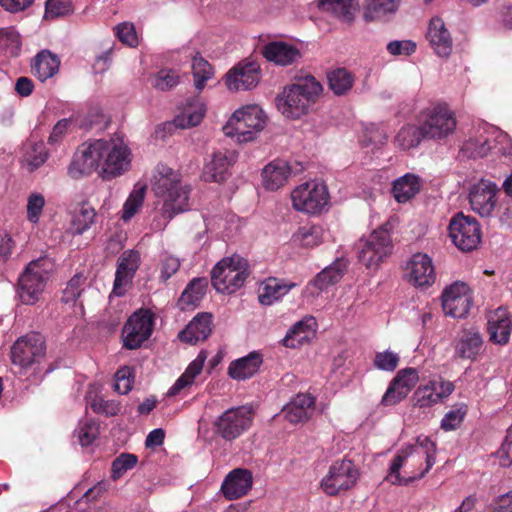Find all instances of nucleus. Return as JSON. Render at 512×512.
<instances>
[{"label":"nucleus","instance_id":"nucleus-1","mask_svg":"<svg viewBox=\"0 0 512 512\" xmlns=\"http://www.w3.org/2000/svg\"><path fill=\"white\" fill-rule=\"evenodd\" d=\"M129 165V149L123 139L116 136L84 143L74 154L68 174L79 179L101 167L102 177L111 179L127 171Z\"/></svg>","mask_w":512,"mask_h":512},{"label":"nucleus","instance_id":"nucleus-2","mask_svg":"<svg viewBox=\"0 0 512 512\" xmlns=\"http://www.w3.org/2000/svg\"><path fill=\"white\" fill-rule=\"evenodd\" d=\"M435 452L432 440L419 437L416 444L402 448L393 458L386 479L393 485H406L423 478L435 463Z\"/></svg>","mask_w":512,"mask_h":512},{"label":"nucleus","instance_id":"nucleus-3","mask_svg":"<svg viewBox=\"0 0 512 512\" xmlns=\"http://www.w3.org/2000/svg\"><path fill=\"white\" fill-rule=\"evenodd\" d=\"M154 195L162 201L164 227L177 214L189 210L190 188L182 183L181 174L164 164L157 165L151 179Z\"/></svg>","mask_w":512,"mask_h":512},{"label":"nucleus","instance_id":"nucleus-4","mask_svg":"<svg viewBox=\"0 0 512 512\" xmlns=\"http://www.w3.org/2000/svg\"><path fill=\"white\" fill-rule=\"evenodd\" d=\"M321 92V84L313 76L307 75L284 87L276 104L283 116L298 119L309 112Z\"/></svg>","mask_w":512,"mask_h":512},{"label":"nucleus","instance_id":"nucleus-5","mask_svg":"<svg viewBox=\"0 0 512 512\" xmlns=\"http://www.w3.org/2000/svg\"><path fill=\"white\" fill-rule=\"evenodd\" d=\"M53 267L52 259L47 256L32 260L28 264L18 284V294L22 303L33 305L39 300Z\"/></svg>","mask_w":512,"mask_h":512},{"label":"nucleus","instance_id":"nucleus-6","mask_svg":"<svg viewBox=\"0 0 512 512\" xmlns=\"http://www.w3.org/2000/svg\"><path fill=\"white\" fill-rule=\"evenodd\" d=\"M265 118L257 105L245 106L236 110L223 127L224 134L237 142H248L264 128Z\"/></svg>","mask_w":512,"mask_h":512},{"label":"nucleus","instance_id":"nucleus-7","mask_svg":"<svg viewBox=\"0 0 512 512\" xmlns=\"http://www.w3.org/2000/svg\"><path fill=\"white\" fill-rule=\"evenodd\" d=\"M248 276V263L238 255L223 258L211 272L213 287L221 293L231 294L243 286Z\"/></svg>","mask_w":512,"mask_h":512},{"label":"nucleus","instance_id":"nucleus-8","mask_svg":"<svg viewBox=\"0 0 512 512\" xmlns=\"http://www.w3.org/2000/svg\"><path fill=\"white\" fill-rule=\"evenodd\" d=\"M358 260L368 269H377L391 254L392 240L387 225L375 229L367 238L356 244Z\"/></svg>","mask_w":512,"mask_h":512},{"label":"nucleus","instance_id":"nucleus-9","mask_svg":"<svg viewBox=\"0 0 512 512\" xmlns=\"http://www.w3.org/2000/svg\"><path fill=\"white\" fill-rule=\"evenodd\" d=\"M253 409L243 405L229 408L213 423L214 433L225 441L232 442L245 433L252 425Z\"/></svg>","mask_w":512,"mask_h":512},{"label":"nucleus","instance_id":"nucleus-10","mask_svg":"<svg viewBox=\"0 0 512 512\" xmlns=\"http://www.w3.org/2000/svg\"><path fill=\"white\" fill-rule=\"evenodd\" d=\"M294 209L307 214H320L329 203V193L324 183L312 180L297 186L291 193Z\"/></svg>","mask_w":512,"mask_h":512},{"label":"nucleus","instance_id":"nucleus-11","mask_svg":"<svg viewBox=\"0 0 512 512\" xmlns=\"http://www.w3.org/2000/svg\"><path fill=\"white\" fill-rule=\"evenodd\" d=\"M45 341L38 333L20 337L11 347V360L18 373L24 374L45 355Z\"/></svg>","mask_w":512,"mask_h":512},{"label":"nucleus","instance_id":"nucleus-12","mask_svg":"<svg viewBox=\"0 0 512 512\" xmlns=\"http://www.w3.org/2000/svg\"><path fill=\"white\" fill-rule=\"evenodd\" d=\"M449 237L461 251L476 249L481 242V229L477 220L463 213L456 214L449 223Z\"/></svg>","mask_w":512,"mask_h":512},{"label":"nucleus","instance_id":"nucleus-13","mask_svg":"<svg viewBox=\"0 0 512 512\" xmlns=\"http://www.w3.org/2000/svg\"><path fill=\"white\" fill-rule=\"evenodd\" d=\"M358 475V470L352 461L347 459L335 461L330 466L327 475L322 478L320 486L324 493L335 496L352 488Z\"/></svg>","mask_w":512,"mask_h":512},{"label":"nucleus","instance_id":"nucleus-14","mask_svg":"<svg viewBox=\"0 0 512 512\" xmlns=\"http://www.w3.org/2000/svg\"><path fill=\"white\" fill-rule=\"evenodd\" d=\"M153 326V315L149 310L140 309L134 312L122 330L123 346L130 350L141 347L151 336Z\"/></svg>","mask_w":512,"mask_h":512},{"label":"nucleus","instance_id":"nucleus-15","mask_svg":"<svg viewBox=\"0 0 512 512\" xmlns=\"http://www.w3.org/2000/svg\"><path fill=\"white\" fill-rule=\"evenodd\" d=\"M421 128L425 138L442 139L454 132L456 119L447 105L440 104L426 111Z\"/></svg>","mask_w":512,"mask_h":512},{"label":"nucleus","instance_id":"nucleus-16","mask_svg":"<svg viewBox=\"0 0 512 512\" xmlns=\"http://www.w3.org/2000/svg\"><path fill=\"white\" fill-rule=\"evenodd\" d=\"M472 296L469 287L456 282L446 288L442 294V308L446 315L454 318L465 317L471 307Z\"/></svg>","mask_w":512,"mask_h":512},{"label":"nucleus","instance_id":"nucleus-17","mask_svg":"<svg viewBox=\"0 0 512 512\" xmlns=\"http://www.w3.org/2000/svg\"><path fill=\"white\" fill-rule=\"evenodd\" d=\"M497 190L495 183L485 179L472 185L469 190L472 210L482 217L490 216L496 205Z\"/></svg>","mask_w":512,"mask_h":512},{"label":"nucleus","instance_id":"nucleus-18","mask_svg":"<svg viewBox=\"0 0 512 512\" xmlns=\"http://www.w3.org/2000/svg\"><path fill=\"white\" fill-rule=\"evenodd\" d=\"M418 380L419 375L415 368L400 370L383 395L382 403L386 406H393L399 403L415 387Z\"/></svg>","mask_w":512,"mask_h":512},{"label":"nucleus","instance_id":"nucleus-19","mask_svg":"<svg viewBox=\"0 0 512 512\" xmlns=\"http://www.w3.org/2000/svg\"><path fill=\"white\" fill-rule=\"evenodd\" d=\"M454 391L450 381L431 380L426 385L419 386L413 394L414 406L419 408L431 407L447 398Z\"/></svg>","mask_w":512,"mask_h":512},{"label":"nucleus","instance_id":"nucleus-20","mask_svg":"<svg viewBox=\"0 0 512 512\" xmlns=\"http://www.w3.org/2000/svg\"><path fill=\"white\" fill-rule=\"evenodd\" d=\"M408 281L416 287L431 286L436 279L432 259L424 253L414 254L407 263Z\"/></svg>","mask_w":512,"mask_h":512},{"label":"nucleus","instance_id":"nucleus-21","mask_svg":"<svg viewBox=\"0 0 512 512\" xmlns=\"http://www.w3.org/2000/svg\"><path fill=\"white\" fill-rule=\"evenodd\" d=\"M301 170L302 166L299 163L290 164L286 160L276 159L264 167L263 184L268 190H277L287 182L292 174H297Z\"/></svg>","mask_w":512,"mask_h":512},{"label":"nucleus","instance_id":"nucleus-22","mask_svg":"<svg viewBox=\"0 0 512 512\" xmlns=\"http://www.w3.org/2000/svg\"><path fill=\"white\" fill-rule=\"evenodd\" d=\"M259 66L249 62L239 63L226 74V85L230 91L249 90L259 82Z\"/></svg>","mask_w":512,"mask_h":512},{"label":"nucleus","instance_id":"nucleus-23","mask_svg":"<svg viewBox=\"0 0 512 512\" xmlns=\"http://www.w3.org/2000/svg\"><path fill=\"white\" fill-rule=\"evenodd\" d=\"M139 253L133 250L125 251L118 260L115 274L113 294L123 296L130 284L139 264Z\"/></svg>","mask_w":512,"mask_h":512},{"label":"nucleus","instance_id":"nucleus-24","mask_svg":"<svg viewBox=\"0 0 512 512\" xmlns=\"http://www.w3.org/2000/svg\"><path fill=\"white\" fill-rule=\"evenodd\" d=\"M237 153L231 150L217 151L205 165L203 176L206 181L222 182L229 173L230 167L236 162Z\"/></svg>","mask_w":512,"mask_h":512},{"label":"nucleus","instance_id":"nucleus-25","mask_svg":"<svg viewBox=\"0 0 512 512\" xmlns=\"http://www.w3.org/2000/svg\"><path fill=\"white\" fill-rule=\"evenodd\" d=\"M252 480V474L249 470L234 469L225 477L221 485V491L228 500L238 499L251 489Z\"/></svg>","mask_w":512,"mask_h":512},{"label":"nucleus","instance_id":"nucleus-26","mask_svg":"<svg viewBox=\"0 0 512 512\" xmlns=\"http://www.w3.org/2000/svg\"><path fill=\"white\" fill-rule=\"evenodd\" d=\"M512 323L506 308L499 307L489 314L488 333L491 342L504 345L509 341Z\"/></svg>","mask_w":512,"mask_h":512},{"label":"nucleus","instance_id":"nucleus-27","mask_svg":"<svg viewBox=\"0 0 512 512\" xmlns=\"http://www.w3.org/2000/svg\"><path fill=\"white\" fill-rule=\"evenodd\" d=\"M426 36L438 56L448 57L451 54L452 38L441 18L431 19Z\"/></svg>","mask_w":512,"mask_h":512},{"label":"nucleus","instance_id":"nucleus-28","mask_svg":"<svg viewBox=\"0 0 512 512\" xmlns=\"http://www.w3.org/2000/svg\"><path fill=\"white\" fill-rule=\"evenodd\" d=\"M263 55L269 62L280 66L291 65L301 57L298 48L283 41H273L266 44L263 47Z\"/></svg>","mask_w":512,"mask_h":512},{"label":"nucleus","instance_id":"nucleus-29","mask_svg":"<svg viewBox=\"0 0 512 512\" xmlns=\"http://www.w3.org/2000/svg\"><path fill=\"white\" fill-rule=\"evenodd\" d=\"M315 399L309 394H297L282 410L292 424L307 421L313 412Z\"/></svg>","mask_w":512,"mask_h":512},{"label":"nucleus","instance_id":"nucleus-30","mask_svg":"<svg viewBox=\"0 0 512 512\" xmlns=\"http://www.w3.org/2000/svg\"><path fill=\"white\" fill-rule=\"evenodd\" d=\"M211 318L212 316L209 313H200L195 316L186 328L179 333L180 340L192 345L206 340L212 331Z\"/></svg>","mask_w":512,"mask_h":512},{"label":"nucleus","instance_id":"nucleus-31","mask_svg":"<svg viewBox=\"0 0 512 512\" xmlns=\"http://www.w3.org/2000/svg\"><path fill=\"white\" fill-rule=\"evenodd\" d=\"M483 339L474 328L461 332L455 341V356L461 359H475L482 349Z\"/></svg>","mask_w":512,"mask_h":512},{"label":"nucleus","instance_id":"nucleus-32","mask_svg":"<svg viewBox=\"0 0 512 512\" xmlns=\"http://www.w3.org/2000/svg\"><path fill=\"white\" fill-rule=\"evenodd\" d=\"M60 59L51 51L44 49L38 52L31 62V72L41 82L52 78L58 73Z\"/></svg>","mask_w":512,"mask_h":512},{"label":"nucleus","instance_id":"nucleus-33","mask_svg":"<svg viewBox=\"0 0 512 512\" xmlns=\"http://www.w3.org/2000/svg\"><path fill=\"white\" fill-rule=\"evenodd\" d=\"M316 326V320L312 316L305 317L296 322L283 338V345L288 348H297L301 346L314 334Z\"/></svg>","mask_w":512,"mask_h":512},{"label":"nucleus","instance_id":"nucleus-34","mask_svg":"<svg viewBox=\"0 0 512 512\" xmlns=\"http://www.w3.org/2000/svg\"><path fill=\"white\" fill-rule=\"evenodd\" d=\"M261 364V355L257 352H251L247 356L233 361L228 368V374L233 379L245 380L252 377Z\"/></svg>","mask_w":512,"mask_h":512},{"label":"nucleus","instance_id":"nucleus-35","mask_svg":"<svg viewBox=\"0 0 512 512\" xmlns=\"http://www.w3.org/2000/svg\"><path fill=\"white\" fill-rule=\"evenodd\" d=\"M207 281L204 278H194L182 292L178 306L181 310L196 308L206 293Z\"/></svg>","mask_w":512,"mask_h":512},{"label":"nucleus","instance_id":"nucleus-36","mask_svg":"<svg viewBox=\"0 0 512 512\" xmlns=\"http://www.w3.org/2000/svg\"><path fill=\"white\" fill-rule=\"evenodd\" d=\"M48 159V151L42 141L29 142L25 145L22 158V167L28 172H34L40 168Z\"/></svg>","mask_w":512,"mask_h":512},{"label":"nucleus","instance_id":"nucleus-37","mask_svg":"<svg viewBox=\"0 0 512 512\" xmlns=\"http://www.w3.org/2000/svg\"><path fill=\"white\" fill-rule=\"evenodd\" d=\"M207 352L201 351L197 357L189 364L185 372L177 379L174 385L169 389L168 395L174 396L185 387L193 384L195 377L202 371Z\"/></svg>","mask_w":512,"mask_h":512},{"label":"nucleus","instance_id":"nucleus-38","mask_svg":"<svg viewBox=\"0 0 512 512\" xmlns=\"http://www.w3.org/2000/svg\"><path fill=\"white\" fill-rule=\"evenodd\" d=\"M420 190L419 178L413 174H405L393 183L392 192L397 202L405 203Z\"/></svg>","mask_w":512,"mask_h":512},{"label":"nucleus","instance_id":"nucleus-39","mask_svg":"<svg viewBox=\"0 0 512 512\" xmlns=\"http://www.w3.org/2000/svg\"><path fill=\"white\" fill-rule=\"evenodd\" d=\"M295 286L294 283H284L276 278L266 280L259 293V302L263 305H271L282 296L286 295L291 288Z\"/></svg>","mask_w":512,"mask_h":512},{"label":"nucleus","instance_id":"nucleus-40","mask_svg":"<svg viewBox=\"0 0 512 512\" xmlns=\"http://www.w3.org/2000/svg\"><path fill=\"white\" fill-rule=\"evenodd\" d=\"M398 7L397 0H368L363 12L367 22L379 21L393 14Z\"/></svg>","mask_w":512,"mask_h":512},{"label":"nucleus","instance_id":"nucleus-41","mask_svg":"<svg viewBox=\"0 0 512 512\" xmlns=\"http://www.w3.org/2000/svg\"><path fill=\"white\" fill-rule=\"evenodd\" d=\"M96 211L88 204H82L72 217L69 233L82 235L95 223Z\"/></svg>","mask_w":512,"mask_h":512},{"label":"nucleus","instance_id":"nucleus-42","mask_svg":"<svg viewBox=\"0 0 512 512\" xmlns=\"http://www.w3.org/2000/svg\"><path fill=\"white\" fill-rule=\"evenodd\" d=\"M323 230L316 225H305L300 227L291 237V241L296 246L314 247L321 243Z\"/></svg>","mask_w":512,"mask_h":512},{"label":"nucleus","instance_id":"nucleus-43","mask_svg":"<svg viewBox=\"0 0 512 512\" xmlns=\"http://www.w3.org/2000/svg\"><path fill=\"white\" fill-rule=\"evenodd\" d=\"M345 268V263L341 261L334 262L332 265L326 267L317 274L315 279L312 281V285L317 287L319 290H324L329 285L340 281L344 274Z\"/></svg>","mask_w":512,"mask_h":512},{"label":"nucleus","instance_id":"nucleus-44","mask_svg":"<svg viewBox=\"0 0 512 512\" xmlns=\"http://www.w3.org/2000/svg\"><path fill=\"white\" fill-rule=\"evenodd\" d=\"M21 38L13 27L0 28V51L10 57H17L21 52Z\"/></svg>","mask_w":512,"mask_h":512},{"label":"nucleus","instance_id":"nucleus-45","mask_svg":"<svg viewBox=\"0 0 512 512\" xmlns=\"http://www.w3.org/2000/svg\"><path fill=\"white\" fill-rule=\"evenodd\" d=\"M330 89L336 95L347 93L353 86L354 77L345 68H338L327 75Z\"/></svg>","mask_w":512,"mask_h":512},{"label":"nucleus","instance_id":"nucleus-46","mask_svg":"<svg viewBox=\"0 0 512 512\" xmlns=\"http://www.w3.org/2000/svg\"><path fill=\"white\" fill-rule=\"evenodd\" d=\"M204 114L205 108L203 104L199 102L190 104L174 119V124L182 129L193 127L202 121Z\"/></svg>","mask_w":512,"mask_h":512},{"label":"nucleus","instance_id":"nucleus-47","mask_svg":"<svg viewBox=\"0 0 512 512\" xmlns=\"http://www.w3.org/2000/svg\"><path fill=\"white\" fill-rule=\"evenodd\" d=\"M319 7L345 21L353 19L354 0H319Z\"/></svg>","mask_w":512,"mask_h":512},{"label":"nucleus","instance_id":"nucleus-48","mask_svg":"<svg viewBox=\"0 0 512 512\" xmlns=\"http://www.w3.org/2000/svg\"><path fill=\"white\" fill-rule=\"evenodd\" d=\"M422 138L425 137L421 126L407 125L399 130L395 137V142L401 149L407 150L417 146Z\"/></svg>","mask_w":512,"mask_h":512},{"label":"nucleus","instance_id":"nucleus-49","mask_svg":"<svg viewBox=\"0 0 512 512\" xmlns=\"http://www.w3.org/2000/svg\"><path fill=\"white\" fill-rule=\"evenodd\" d=\"M192 70L195 87L198 91H201L204 88L206 81L213 75L212 67L204 58L196 55L193 57Z\"/></svg>","mask_w":512,"mask_h":512},{"label":"nucleus","instance_id":"nucleus-50","mask_svg":"<svg viewBox=\"0 0 512 512\" xmlns=\"http://www.w3.org/2000/svg\"><path fill=\"white\" fill-rule=\"evenodd\" d=\"M146 192V186L136 185L133 191L130 193L128 199L126 200L123 206V215L122 218L124 221L131 219L138 209L142 206L144 196Z\"/></svg>","mask_w":512,"mask_h":512},{"label":"nucleus","instance_id":"nucleus-51","mask_svg":"<svg viewBox=\"0 0 512 512\" xmlns=\"http://www.w3.org/2000/svg\"><path fill=\"white\" fill-rule=\"evenodd\" d=\"M179 74L172 69H161L152 78V86L160 91H168L179 84Z\"/></svg>","mask_w":512,"mask_h":512},{"label":"nucleus","instance_id":"nucleus-52","mask_svg":"<svg viewBox=\"0 0 512 512\" xmlns=\"http://www.w3.org/2000/svg\"><path fill=\"white\" fill-rule=\"evenodd\" d=\"M87 403L96 413H102L107 416H114L120 411V405L114 400H105L97 394L91 392L87 396Z\"/></svg>","mask_w":512,"mask_h":512},{"label":"nucleus","instance_id":"nucleus-53","mask_svg":"<svg viewBox=\"0 0 512 512\" xmlns=\"http://www.w3.org/2000/svg\"><path fill=\"white\" fill-rule=\"evenodd\" d=\"M85 282L86 277L82 273L75 274L63 290L62 301L65 303H75L84 291Z\"/></svg>","mask_w":512,"mask_h":512},{"label":"nucleus","instance_id":"nucleus-54","mask_svg":"<svg viewBox=\"0 0 512 512\" xmlns=\"http://www.w3.org/2000/svg\"><path fill=\"white\" fill-rule=\"evenodd\" d=\"M467 413V405L457 403L452 409L445 414L441 421V428L450 431L460 426Z\"/></svg>","mask_w":512,"mask_h":512},{"label":"nucleus","instance_id":"nucleus-55","mask_svg":"<svg viewBox=\"0 0 512 512\" xmlns=\"http://www.w3.org/2000/svg\"><path fill=\"white\" fill-rule=\"evenodd\" d=\"M490 149V144L484 137L469 139L462 146V152L469 158L485 157Z\"/></svg>","mask_w":512,"mask_h":512},{"label":"nucleus","instance_id":"nucleus-56","mask_svg":"<svg viewBox=\"0 0 512 512\" xmlns=\"http://www.w3.org/2000/svg\"><path fill=\"white\" fill-rule=\"evenodd\" d=\"M73 13L70 0H47L45 3V16L49 18L63 17Z\"/></svg>","mask_w":512,"mask_h":512},{"label":"nucleus","instance_id":"nucleus-57","mask_svg":"<svg viewBox=\"0 0 512 512\" xmlns=\"http://www.w3.org/2000/svg\"><path fill=\"white\" fill-rule=\"evenodd\" d=\"M133 372L130 367H122L115 374L114 389L120 394H127L132 389Z\"/></svg>","mask_w":512,"mask_h":512},{"label":"nucleus","instance_id":"nucleus-58","mask_svg":"<svg viewBox=\"0 0 512 512\" xmlns=\"http://www.w3.org/2000/svg\"><path fill=\"white\" fill-rule=\"evenodd\" d=\"M137 464V456L134 454L123 453L119 455L112 463V477L117 479L127 470Z\"/></svg>","mask_w":512,"mask_h":512},{"label":"nucleus","instance_id":"nucleus-59","mask_svg":"<svg viewBox=\"0 0 512 512\" xmlns=\"http://www.w3.org/2000/svg\"><path fill=\"white\" fill-rule=\"evenodd\" d=\"M99 434V425L94 420H86L78 430L79 442L82 446L90 445Z\"/></svg>","mask_w":512,"mask_h":512},{"label":"nucleus","instance_id":"nucleus-60","mask_svg":"<svg viewBox=\"0 0 512 512\" xmlns=\"http://www.w3.org/2000/svg\"><path fill=\"white\" fill-rule=\"evenodd\" d=\"M45 205L44 196L40 193H33L27 202V218L32 223H38L39 217Z\"/></svg>","mask_w":512,"mask_h":512},{"label":"nucleus","instance_id":"nucleus-61","mask_svg":"<svg viewBox=\"0 0 512 512\" xmlns=\"http://www.w3.org/2000/svg\"><path fill=\"white\" fill-rule=\"evenodd\" d=\"M399 356L391 351L379 352L375 355L374 365L384 371H394L398 366Z\"/></svg>","mask_w":512,"mask_h":512},{"label":"nucleus","instance_id":"nucleus-62","mask_svg":"<svg viewBox=\"0 0 512 512\" xmlns=\"http://www.w3.org/2000/svg\"><path fill=\"white\" fill-rule=\"evenodd\" d=\"M116 35L118 39L130 47H135L138 43L135 27L132 23H120L116 26Z\"/></svg>","mask_w":512,"mask_h":512},{"label":"nucleus","instance_id":"nucleus-63","mask_svg":"<svg viewBox=\"0 0 512 512\" xmlns=\"http://www.w3.org/2000/svg\"><path fill=\"white\" fill-rule=\"evenodd\" d=\"M180 268V260L172 255H165L160 261V279L167 281Z\"/></svg>","mask_w":512,"mask_h":512},{"label":"nucleus","instance_id":"nucleus-64","mask_svg":"<svg viewBox=\"0 0 512 512\" xmlns=\"http://www.w3.org/2000/svg\"><path fill=\"white\" fill-rule=\"evenodd\" d=\"M511 439H512V428H509L502 446L496 452V455L499 458L500 465L503 467H509L512 465V440Z\"/></svg>","mask_w":512,"mask_h":512}]
</instances>
